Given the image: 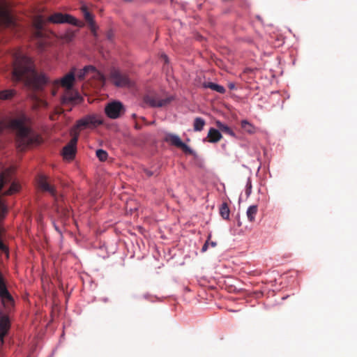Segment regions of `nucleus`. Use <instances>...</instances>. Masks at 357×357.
I'll return each mask as SVG.
<instances>
[{
  "label": "nucleus",
  "instance_id": "nucleus-13",
  "mask_svg": "<svg viewBox=\"0 0 357 357\" xmlns=\"http://www.w3.org/2000/svg\"><path fill=\"white\" fill-rule=\"evenodd\" d=\"M47 22H79L74 17L68 14L56 13L48 17Z\"/></svg>",
  "mask_w": 357,
  "mask_h": 357
},
{
  "label": "nucleus",
  "instance_id": "nucleus-31",
  "mask_svg": "<svg viewBox=\"0 0 357 357\" xmlns=\"http://www.w3.org/2000/svg\"><path fill=\"white\" fill-rule=\"evenodd\" d=\"M0 250L6 253V257H8V249L7 246L0 239Z\"/></svg>",
  "mask_w": 357,
  "mask_h": 357
},
{
  "label": "nucleus",
  "instance_id": "nucleus-24",
  "mask_svg": "<svg viewBox=\"0 0 357 357\" xmlns=\"http://www.w3.org/2000/svg\"><path fill=\"white\" fill-rule=\"evenodd\" d=\"M216 126L223 132L231 136H234V132L232 131V130L227 126V125L222 123L220 121H216Z\"/></svg>",
  "mask_w": 357,
  "mask_h": 357
},
{
  "label": "nucleus",
  "instance_id": "nucleus-27",
  "mask_svg": "<svg viewBox=\"0 0 357 357\" xmlns=\"http://www.w3.org/2000/svg\"><path fill=\"white\" fill-rule=\"evenodd\" d=\"M96 156L100 161L103 162L107 160L108 154L105 151L102 149H98L96 151Z\"/></svg>",
  "mask_w": 357,
  "mask_h": 357
},
{
  "label": "nucleus",
  "instance_id": "nucleus-25",
  "mask_svg": "<svg viewBox=\"0 0 357 357\" xmlns=\"http://www.w3.org/2000/svg\"><path fill=\"white\" fill-rule=\"evenodd\" d=\"M82 13L84 17L86 22H94L93 16L92 13L89 10L88 8L85 6H82Z\"/></svg>",
  "mask_w": 357,
  "mask_h": 357
},
{
  "label": "nucleus",
  "instance_id": "nucleus-38",
  "mask_svg": "<svg viewBox=\"0 0 357 357\" xmlns=\"http://www.w3.org/2000/svg\"><path fill=\"white\" fill-rule=\"evenodd\" d=\"M210 244H211V245L212 247H213V248H214V247H215V246L217 245L216 242H214V241H211V242L210 243Z\"/></svg>",
  "mask_w": 357,
  "mask_h": 357
},
{
  "label": "nucleus",
  "instance_id": "nucleus-42",
  "mask_svg": "<svg viewBox=\"0 0 357 357\" xmlns=\"http://www.w3.org/2000/svg\"><path fill=\"white\" fill-rule=\"evenodd\" d=\"M74 24V25H80V24L84 25V24H77V23H75V24Z\"/></svg>",
  "mask_w": 357,
  "mask_h": 357
},
{
  "label": "nucleus",
  "instance_id": "nucleus-17",
  "mask_svg": "<svg viewBox=\"0 0 357 357\" xmlns=\"http://www.w3.org/2000/svg\"><path fill=\"white\" fill-rule=\"evenodd\" d=\"M207 138L209 142L216 143L221 139L222 135L219 130L211 128L208 132Z\"/></svg>",
  "mask_w": 357,
  "mask_h": 357
},
{
  "label": "nucleus",
  "instance_id": "nucleus-23",
  "mask_svg": "<svg viewBox=\"0 0 357 357\" xmlns=\"http://www.w3.org/2000/svg\"><path fill=\"white\" fill-rule=\"evenodd\" d=\"M229 208L226 202L222 204L220 208V214L221 217L225 220H228L229 218Z\"/></svg>",
  "mask_w": 357,
  "mask_h": 357
},
{
  "label": "nucleus",
  "instance_id": "nucleus-26",
  "mask_svg": "<svg viewBox=\"0 0 357 357\" xmlns=\"http://www.w3.org/2000/svg\"><path fill=\"white\" fill-rule=\"evenodd\" d=\"M20 185L16 182H13L8 190L4 192L5 195H11L20 190Z\"/></svg>",
  "mask_w": 357,
  "mask_h": 357
},
{
  "label": "nucleus",
  "instance_id": "nucleus-19",
  "mask_svg": "<svg viewBox=\"0 0 357 357\" xmlns=\"http://www.w3.org/2000/svg\"><path fill=\"white\" fill-rule=\"evenodd\" d=\"M258 208L257 205L250 206L246 212L248 219L250 222H252L255 220V216L257 213Z\"/></svg>",
  "mask_w": 357,
  "mask_h": 357
},
{
  "label": "nucleus",
  "instance_id": "nucleus-18",
  "mask_svg": "<svg viewBox=\"0 0 357 357\" xmlns=\"http://www.w3.org/2000/svg\"><path fill=\"white\" fill-rule=\"evenodd\" d=\"M203 86L204 88L211 89V90L215 91L220 93H225L226 91L225 89L222 86L213 82H204L203 84Z\"/></svg>",
  "mask_w": 357,
  "mask_h": 357
},
{
  "label": "nucleus",
  "instance_id": "nucleus-15",
  "mask_svg": "<svg viewBox=\"0 0 357 357\" xmlns=\"http://www.w3.org/2000/svg\"><path fill=\"white\" fill-rule=\"evenodd\" d=\"M75 73L73 71L70 72L66 75L61 80H55L54 82V86H62L67 89L72 87L73 81L75 80Z\"/></svg>",
  "mask_w": 357,
  "mask_h": 357
},
{
  "label": "nucleus",
  "instance_id": "nucleus-37",
  "mask_svg": "<svg viewBox=\"0 0 357 357\" xmlns=\"http://www.w3.org/2000/svg\"><path fill=\"white\" fill-rule=\"evenodd\" d=\"M162 56V58L164 59V61H165V63H167V62H168V58H167V55H165V54H162V56Z\"/></svg>",
  "mask_w": 357,
  "mask_h": 357
},
{
  "label": "nucleus",
  "instance_id": "nucleus-41",
  "mask_svg": "<svg viewBox=\"0 0 357 357\" xmlns=\"http://www.w3.org/2000/svg\"><path fill=\"white\" fill-rule=\"evenodd\" d=\"M107 37H108L109 39H111L112 38V35L110 33H109Z\"/></svg>",
  "mask_w": 357,
  "mask_h": 357
},
{
  "label": "nucleus",
  "instance_id": "nucleus-29",
  "mask_svg": "<svg viewBox=\"0 0 357 357\" xmlns=\"http://www.w3.org/2000/svg\"><path fill=\"white\" fill-rule=\"evenodd\" d=\"M74 36H75V33L73 31H68L66 33H65V35L63 36V39L66 42H70L73 40Z\"/></svg>",
  "mask_w": 357,
  "mask_h": 357
},
{
  "label": "nucleus",
  "instance_id": "nucleus-33",
  "mask_svg": "<svg viewBox=\"0 0 357 357\" xmlns=\"http://www.w3.org/2000/svg\"><path fill=\"white\" fill-rule=\"evenodd\" d=\"M211 237V234H209L208 236V239L207 241H206V243L204 244V245L202 246V252H206L208 249V241L210 240Z\"/></svg>",
  "mask_w": 357,
  "mask_h": 357
},
{
  "label": "nucleus",
  "instance_id": "nucleus-7",
  "mask_svg": "<svg viewBox=\"0 0 357 357\" xmlns=\"http://www.w3.org/2000/svg\"><path fill=\"white\" fill-rule=\"evenodd\" d=\"M110 81L118 87L129 86L131 82L128 75L118 68H113L109 73Z\"/></svg>",
  "mask_w": 357,
  "mask_h": 357
},
{
  "label": "nucleus",
  "instance_id": "nucleus-21",
  "mask_svg": "<svg viewBox=\"0 0 357 357\" xmlns=\"http://www.w3.org/2000/svg\"><path fill=\"white\" fill-rule=\"evenodd\" d=\"M206 124V121L201 117H196L193 123V128L195 131H202Z\"/></svg>",
  "mask_w": 357,
  "mask_h": 357
},
{
  "label": "nucleus",
  "instance_id": "nucleus-30",
  "mask_svg": "<svg viewBox=\"0 0 357 357\" xmlns=\"http://www.w3.org/2000/svg\"><path fill=\"white\" fill-rule=\"evenodd\" d=\"M252 192V183L250 178L248 179L246 183L245 194L248 197Z\"/></svg>",
  "mask_w": 357,
  "mask_h": 357
},
{
  "label": "nucleus",
  "instance_id": "nucleus-28",
  "mask_svg": "<svg viewBox=\"0 0 357 357\" xmlns=\"http://www.w3.org/2000/svg\"><path fill=\"white\" fill-rule=\"evenodd\" d=\"M57 212L61 213L64 218H68L70 215V211L66 208L57 207Z\"/></svg>",
  "mask_w": 357,
  "mask_h": 357
},
{
  "label": "nucleus",
  "instance_id": "nucleus-9",
  "mask_svg": "<svg viewBox=\"0 0 357 357\" xmlns=\"http://www.w3.org/2000/svg\"><path fill=\"white\" fill-rule=\"evenodd\" d=\"M73 135L70 141L63 149V156L66 160H73L77 151V143L78 141V134L71 132Z\"/></svg>",
  "mask_w": 357,
  "mask_h": 357
},
{
  "label": "nucleus",
  "instance_id": "nucleus-11",
  "mask_svg": "<svg viewBox=\"0 0 357 357\" xmlns=\"http://www.w3.org/2000/svg\"><path fill=\"white\" fill-rule=\"evenodd\" d=\"M38 188L45 192H48L54 197L56 196V190L54 187L50 185L47 181V177L45 175H39L37 178Z\"/></svg>",
  "mask_w": 357,
  "mask_h": 357
},
{
  "label": "nucleus",
  "instance_id": "nucleus-6",
  "mask_svg": "<svg viewBox=\"0 0 357 357\" xmlns=\"http://www.w3.org/2000/svg\"><path fill=\"white\" fill-rule=\"evenodd\" d=\"M33 24V34L36 40V43L40 51H43L45 47L49 45L50 42L47 38V33L43 28L44 24Z\"/></svg>",
  "mask_w": 357,
  "mask_h": 357
},
{
  "label": "nucleus",
  "instance_id": "nucleus-8",
  "mask_svg": "<svg viewBox=\"0 0 357 357\" xmlns=\"http://www.w3.org/2000/svg\"><path fill=\"white\" fill-rule=\"evenodd\" d=\"M164 140L171 145L180 148L186 154L195 155L193 150H192L187 144L183 142L177 135L173 133H166Z\"/></svg>",
  "mask_w": 357,
  "mask_h": 357
},
{
  "label": "nucleus",
  "instance_id": "nucleus-5",
  "mask_svg": "<svg viewBox=\"0 0 357 357\" xmlns=\"http://www.w3.org/2000/svg\"><path fill=\"white\" fill-rule=\"evenodd\" d=\"M77 79L82 80L86 77L93 78L97 79L100 84H104L105 82V77L102 73L97 70L92 66H85L83 69L79 70L76 74Z\"/></svg>",
  "mask_w": 357,
  "mask_h": 357
},
{
  "label": "nucleus",
  "instance_id": "nucleus-34",
  "mask_svg": "<svg viewBox=\"0 0 357 357\" xmlns=\"http://www.w3.org/2000/svg\"><path fill=\"white\" fill-rule=\"evenodd\" d=\"M32 22L40 23V22H45V20L43 19V16L38 15L36 16V19L34 20Z\"/></svg>",
  "mask_w": 357,
  "mask_h": 357
},
{
  "label": "nucleus",
  "instance_id": "nucleus-43",
  "mask_svg": "<svg viewBox=\"0 0 357 357\" xmlns=\"http://www.w3.org/2000/svg\"><path fill=\"white\" fill-rule=\"evenodd\" d=\"M70 101H74V98H71L70 99Z\"/></svg>",
  "mask_w": 357,
  "mask_h": 357
},
{
  "label": "nucleus",
  "instance_id": "nucleus-1",
  "mask_svg": "<svg viewBox=\"0 0 357 357\" xmlns=\"http://www.w3.org/2000/svg\"><path fill=\"white\" fill-rule=\"evenodd\" d=\"M12 79L14 82L22 81L36 90L41 89L49 82L45 74H38L35 70L32 60L20 52H16L13 56Z\"/></svg>",
  "mask_w": 357,
  "mask_h": 357
},
{
  "label": "nucleus",
  "instance_id": "nucleus-12",
  "mask_svg": "<svg viewBox=\"0 0 357 357\" xmlns=\"http://www.w3.org/2000/svg\"><path fill=\"white\" fill-rule=\"evenodd\" d=\"M102 123L100 118L96 115L87 116L77 121V127L96 126Z\"/></svg>",
  "mask_w": 357,
  "mask_h": 357
},
{
  "label": "nucleus",
  "instance_id": "nucleus-36",
  "mask_svg": "<svg viewBox=\"0 0 357 357\" xmlns=\"http://www.w3.org/2000/svg\"><path fill=\"white\" fill-rule=\"evenodd\" d=\"M229 89L232 90L235 89V84L234 83H229L228 85Z\"/></svg>",
  "mask_w": 357,
  "mask_h": 357
},
{
  "label": "nucleus",
  "instance_id": "nucleus-22",
  "mask_svg": "<svg viewBox=\"0 0 357 357\" xmlns=\"http://www.w3.org/2000/svg\"><path fill=\"white\" fill-rule=\"evenodd\" d=\"M241 128L243 130L249 134L255 132V127L247 120H243L241 123Z\"/></svg>",
  "mask_w": 357,
  "mask_h": 357
},
{
  "label": "nucleus",
  "instance_id": "nucleus-20",
  "mask_svg": "<svg viewBox=\"0 0 357 357\" xmlns=\"http://www.w3.org/2000/svg\"><path fill=\"white\" fill-rule=\"evenodd\" d=\"M15 95V91L13 89H6L0 91V100H10Z\"/></svg>",
  "mask_w": 357,
  "mask_h": 357
},
{
  "label": "nucleus",
  "instance_id": "nucleus-14",
  "mask_svg": "<svg viewBox=\"0 0 357 357\" xmlns=\"http://www.w3.org/2000/svg\"><path fill=\"white\" fill-rule=\"evenodd\" d=\"M10 327V321L8 316L0 312V340L3 342Z\"/></svg>",
  "mask_w": 357,
  "mask_h": 357
},
{
  "label": "nucleus",
  "instance_id": "nucleus-44",
  "mask_svg": "<svg viewBox=\"0 0 357 357\" xmlns=\"http://www.w3.org/2000/svg\"><path fill=\"white\" fill-rule=\"evenodd\" d=\"M52 94L55 95V91H52Z\"/></svg>",
  "mask_w": 357,
  "mask_h": 357
},
{
  "label": "nucleus",
  "instance_id": "nucleus-10",
  "mask_svg": "<svg viewBox=\"0 0 357 357\" xmlns=\"http://www.w3.org/2000/svg\"><path fill=\"white\" fill-rule=\"evenodd\" d=\"M105 114L111 119H117L124 112V107L121 102L114 101L107 105L105 108Z\"/></svg>",
  "mask_w": 357,
  "mask_h": 357
},
{
  "label": "nucleus",
  "instance_id": "nucleus-2",
  "mask_svg": "<svg viewBox=\"0 0 357 357\" xmlns=\"http://www.w3.org/2000/svg\"><path fill=\"white\" fill-rule=\"evenodd\" d=\"M8 127L15 133L16 144L21 151L40 142L39 135L31 128L30 119L24 114L10 119Z\"/></svg>",
  "mask_w": 357,
  "mask_h": 357
},
{
  "label": "nucleus",
  "instance_id": "nucleus-16",
  "mask_svg": "<svg viewBox=\"0 0 357 357\" xmlns=\"http://www.w3.org/2000/svg\"><path fill=\"white\" fill-rule=\"evenodd\" d=\"M0 22H14L8 6L0 1Z\"/></svg>",
  "mask_w": 357,
  "mask_h": 357
},
{
  "label": "nucleus",
  "instance_id": "nucleus-32",
  "mask_svg": "<svg viewBox=\"0 0 357 357\" xmlns=\"http://www.w3.org/2000/svg\"><path fill=\"white\" fill-rule=\"evenodd\" d=\"M89 24L90 25V30H91V31L96 36L97 35L96 34V30L98 29L97 24L92 23V24Z\"/></svg>",
  "mask_w": 357,
  "mask_h": 357
},
{
  "label": "nucleus",
  "instance_id": "nucleus-3",
  "mask_svg": "<svg viewBox=\"0 0 357 357\" xmlns=\"http://www.w3.org/2000/svg\"><path fill=\"white\" fill-rule=\"evenodd\" d=\"M173 99L172 96L151 91L144 96L143 101L144 103L151 107H162L169 105Z\"/></svg>",
  "mask_w": 357,
  "mask_h": 357
},
{
  "label": "nucleus",
  "instance_id": "nucleus-4",
  "mask_svg": "<svg viewBox=\"0 0 357 357\" xmlns=\"http://www.w3.org/2000/svg\"><path fill=\"white\" fill-rule=\"evenodd\" d=\"M0 299L7 312L11 311L14 307L15 301L8 291L6 280L0 273Z\"/></svg>",
  "mask_w": 357,
  "mask_h": 357
},
{
  "label": "nucleus",
  "instance_id": "nucleus-35",
  "mask_svg": "<svg viewBox=\"0 0 357 357\" xmlns=\"http://www.w3.org/2000/svg\"><path fill=\"white\" fill-rule=\"evenodd\" d=\"M144 172H145L146 175L149 177L152 176L153 175V172L149 169H145Z\"/></svg>",
  "mask_w": 357,
  "mask_h": 357
},
{
  "label": "nucleus",
  "instance_id": "nucleus-40",
  "mask_svg": "<svg viewBox=\"0 0 357 357\" xmlns=\"http://www.w3.org/2000/svg\"><path fill=\"white\" fill-rule=\"evenodd\" d=\"M135 128H136L137 129H140V126H139L138 124H136V125H135Z\"/></svg>",
  "mask_w": 357,
  "mask_h": 357
},
{
  "label": "nucleus",
  "instance_id": "nucleus-39",
  "mask_svg": "<svg viewBox=\"0 0 357 357\" xmlns=\"http://www.w3.org/2000/svg\"><path fill=\"white\" fill-rule=\"evenodd\" d=\"M6 25H14V26L15 27L16 25H17L18 24H15V23H13V24H5Z\"/></svg>",
  "mask_w": 357,
  "mask_h": 357
}]
</instances>
